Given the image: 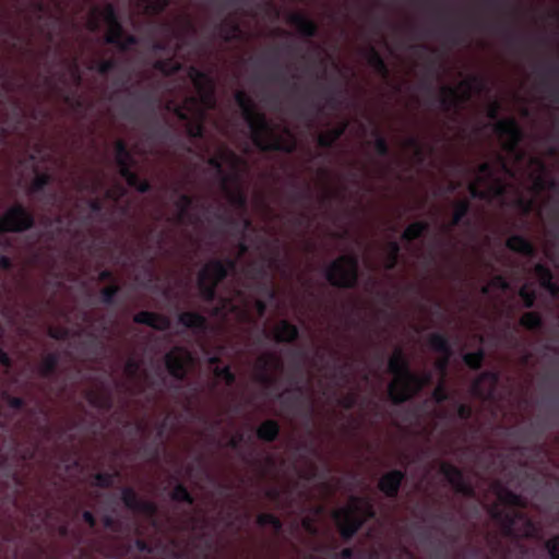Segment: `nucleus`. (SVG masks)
<instances>
[{"label": "nucleus", "instance_id": "f257e3e1", "mask_svg": "<svg viewBox=\"0 0 559 559\" xmlns=\"http://www.w3.org/2000/svg\"><path fill=\"white\" fill-rule=\"evenodd\" d=\"M191 79L198 96L188 95L181 104H171L175 116L186 122V132L190 139H202L205 133V110L216 105L215 86L211 75L197 67H190Z\"/></svg>", "mask_w": 559, "mask_h": 559}, {"label": "nucleus", "instance_id": "f03ea898", "mask_svg": "<svg viewBox=\"0 0 559 559\" xmlns=\"http://www.w3.org/2000/svg\"><path fill=\"white\" fill-rule=\"evenodd\" d=\"M234 99L241 110V116L247 122L253 145L261 152H281L292 154L296 151L294 139H286L277 134L265 114L259 111L253 99L245 92L237 91Z\"/></svg>", "mask_w": 559, "mask_h": 559}, {"label": "nucleus", "instance_id": "7ed1b4c3", "mask_svg": "<svg viewBox=\"0 0 559 559\" xmlns=\"http://www.w3.org/2000/svg\"><path fill=\"white\" fill-rule=\"evenodd\" d=\"M491 518L500 524L502 535L509 538H536L540 526L523 511L503 510L497 506L490 510Z\"/></svg>", "mask_w": 559, "mask_h": 559}, {"label": "nucleus", "instance_id": "20e7f679", "mask_svg": "<svg viewBox=\"0 0 559 559\" xmlns=\"http://www.w3.org/2000/svg\"><path fill=\"white\" fill-rule=\"evenodd\" d=\"M164 364L171 379L163 377L162 384L174 394H179L192 364V356L187 348L175 346L165 354Z\"/></svg>", "mask_w": 559, "mask_h": 559}, {"label": "nucleus", "instance_id": "39448f33", "mask_svg": "<svg viewBox=\"0 0 559 559\" xmlns=\"http://www.w3.org/2000/svg\"><path fill=\"white\" fill-rule=\"evenodd\" d=\"M486 87L485 80L479 75H472L460 83V88L443 85L440 88L438 103L442 111L459 110L462 105L471 99L473 92H481Z\"/></svg>", "mask_w": 559, "mask_h": 559}, {"label": "nucleus", "instance_id": "423d86ee", "mask_svg": "<svg viewBox=\"0 0 559 559\" xmlns=\"http://www.w3.org/2000/svg\"><path fill=\"white\" fill-rule=\"evenodd\" d=\"M330 285L337 288H356L359 282V258L357 254H343L330 263L324 272Z\"/></svg>", "mask_w": 559, "mask_h": 559}, {"label": "nucleus", "instance_id": "0eeeda50", "mask_svg": "<svg viewBox=\"0 0 559 559\" xmlns=\"http://www.w3.org/2000/svg\"><path fill=\"white\" fill-rule=\"evenodd\" d=\"M432 380L431 372L421 374L411 371L405 379L392 381L388 386V395L394 405H401L416 395H418L425 386Z\"/></svg>", "mask_w": 559, "mask_h": 559}, {"label": "nucleus", "instance_id": "6e6552de", "mask_svg": "<svg viewBox=\"0 0 559 559\" xmlns=\"http://www.w3.org/2000/svg\"><path fill=\"white\" fill-rule=\"evenodd\" d=\"M500 108L499 102H493L487 109V117L490 120L497 121L493 128L496 134L507 138L503 143V148L508 153L514 154L518 152L519 145L524 138V133L514 118L498 119Z\"/></svg>", "mask_w": 559, "mask_h": 559}, {"label": "nucleus", "instance_id": "1a4fd4ad", "mask_svg": "<svg viewBox=\"0 0 559 559\" xmlns=\"http://www.w3.org/2000/svg\"><path fill=\"white\" fill-rule=\"evenodd\" d=\"M359 503L360 498L353 496L349 506L336 510L333 514L344 542L352 540L365 524V519L360 515L361 508Z\"/></svg>", "mask_w": 559, "mask_h": 559}, {"label": "nucleus", "instance_id": "9d476101", "mask_svg": "<svg viewBox=\"0 0 559 559\" xmlns=\"http://www.w3.org/2000/svg\"><path fill=\"white\" fill-rule=\"evenodd\" d=\"M154 135L165 158L175 159L190 152L189 145L173 124L165 123L157 127Z\"/></svg>", "mask_w": 559, "mask_h": 559}, {"label": "nucleus", "instance_id": "9b49d317", "mask_svg": "<svg viewBox=\"0 0 559 559\" xmlns=\"http://www.w3.org/2000/svg\"><path fill=\"white\" fill-rule=\"evenodd\" d=\"M183 183L175 181L166 185V190L169 191L171 198H175L174 205L176 214L174 222L178 225H190L198 221V217L192 213L197 206V199L188 193H182Z\"/></svg>", "mask_w": 559, "mask_h": 559}, {"label": "nucleus", "instance_id": "f8f14e48", "mask_svg": "<svg viewBox=\"0 0 559 559\" xmlns=\"http://www.w3.org/2000/svg\"><path fill=\"white\" fill-rule=\"evenodd\" d=\"M210 167L216 170L221 177V183L226 177H233V174H239L240 168L246 164L234 151L224 148L217 156L207 159Z\"/></svg>", "mask_w": 559, "mask_h": 559}, {"label": "nucleus", "instance_id": "ddd939ff", "mask_svg": "<svg viewBox=\"0 0 559 559\" xmlns=\"http://www.w3.org/2000/svg\"><path fill=\"white\" fill-rule=\"evenodd\" d=\"M439 473L444 476L456 493L472 498L475 496V489L465 478L463 471L448 462H441Z\"/></svg>", "mask_w": 559, "mask_h": 559}, {"label": "nucleus", "instance_id": "4468645a", "mask_svg": "<svg viewBox=\"0 0 559 559\" xmlns=\"http://www.w3.org/2000/svg\"><path fill=\"white\" fill-rule=\"evenodd\" d=\"M500 374L498 371L486 370L483 371L472 383V394L483 401H490L495 397Z\"/></svg>", "mask_w": 559, "mask_h": 559}, {"label": "nucleus", "instance_id": "2eb2a0df", "mask_svg": "<svg viewBox=\"0 0 559 559\" xmlns=\"http://www.w3.org/2000/svg\"><path fill=\"white\" fill-rule=\"evenodd\" d=\"M240 173L233 174V177H226L221 183V188L224 191L230 205L246 212L248 207V197L240 186Z\"/></svg>", "mask_w": 559, "mask_h": 559}, {"label": "nucleus", "instance_id": "dca6fc26", "mask_svg": "<svg viewBox=\"0 0 559 559\" xmlns=\"http://www.w3.org/2000/svg\"><path fill=\"white\" fill-rule=\"evenodd\" d=\"M32 225V218L22 206L9 209L0 218V231L24 230Z\"/></svg>", "mask_w": 559, "mask_h": 559}, {"label": "nucleus", "instance_id": "f3484780", "mask_svg": "<svg viewBox=\"0 0 559 559\" xmlns=\"http://www.w3.org/2000/svg\"><path fill=\"white\" fill-rule=\"evenodd\" d=\"M273 366H281L280 359L273 354H264L257 359L254 380L265 389H271L276 383V378L270 373Z\"/></svg>", "mask_w": 559, "mask_h": 559}, {"label": "nucleus", "instance_id": "a211bd4d", "mask_svg": "<svg viewBox=\"0 0 559 559\" xmlns=\"http://www.w3.org/2000/svg\"><path fill=\"white\" fill-rule=\"evenodd\" d=\"M406 473L403 469H392L382 475L378 488L388 498L395 499L405 480Z\"/></svg>", "mask_w": 559, "mask_h": 559}, {"label": "nucleus", "instance_id": "6ab92c4d", "mask_svg": "<svg viewBox=\"0 0 559 559\" xmlns=\"http://www.w3.org/2000/svg\"><path fill=\"white\" fill-rule=\"evenodd\" d=\"M212 37L218 38L225 44H230L240 39L241 29L234 19L223 17L214 24Z\"/></svg>", "mask_w": 559, "mask_h": 559}, {"label": "nucleus", "instance_id": "aec40b11", "mask_svg": "<svg viewBox=\"0 0 559 559\" xmlns=\"http://www.w3.org/2000/svg\"><path fill=\"white\" fill-rule=\"evenodd\" d=\"M287 23L295 26L298 33L306 38H313L318 35V24L302 12L289 13Z\"/></svg>", "mask_w": 559, "mask_h": 559}, {"label": "nucleus", "instance_id": "412c9836", "mask_svg": "<svg viewBox=\"0 0 559 559\" xmlns=\"http://www.w3.org/2000/svg\"><path fill=\"white\" fill-rule=\"evenodd\" d=\"M388 370L394 376L393 381H400L405 379L406 376L412 371L409 361L401 347L395 348L392 356L388 361Z\"/></svg>", "mask_w": 559, "mask_h": 559}, {"label": "nucleus", "instance_id": "4be33fe9", "mask_svg": "<svg viewBox=\"0 0 559 559\" xmlns=\"http://www.w3.org/2000/svg\"><path fill=\"white\" fill-rule=\"evenodd\" d=\"M340 93L341 91L335 85L317 83V94L324 100V105L313 103L312 106L316 108L317 112H322L324 107L334 110L338 108L341 104Z\"/></svg>", "mask_w": 559, "mask_h": 559}, {"label": "nucleus", "instance_id": "5701e85b", "mask_svg": "<svg viewBox=\"0 0 559 559\" xmlns=\"http://www.w3.org/2000/svg\"><path fill=\"white\" fill-rule=\"evenodd\" d=\"M103 20L107 26L106 40L112 44H121L122 41V27L117 20L115 10L108 5L103 11Z\"/></svg>", "mask_w": 559, "mask_h": 559}, {"label": "nucleus", "instance_id": "b1692460", "mask_svg": "<svg viewBox=\"0 0 559 559\" xmlns=\"http://www.w3.org/2000/svg\"><path fill=\"white\" fill-rule=\"evenodd\" d=\"M199 278L219 284L226 280V270L222 259H212L200 271Z\"/></svg>", "mask_w": 559, "mask_h": 559}, {"label": "nucleus", "instance_id": "393cba45", "mask_svg": "<svg viewBox=\"0 0 559 559\" xmlns=\"http://www.w3.org/2000/svg\"><path fill=\"white\" fill-rule=\"evenodd\" d=\"M534 273L539 281V285L547 290L552 297L559 295V285L554 281L552 271L543 263H537L534 266Z\"/></svg>", "mask_w": 559, "mask_h": 559}, {"label": "nucleus", "instance_id": "a878e982", "mask_svg": "<svg viewBox=\"0 0 559 559\" xmlns=\"http://www.w3.org/2000/svg\"><path fill=\"white\" fill-rule=\"evenodd\" d=\"M178 322L179 324L192 330L195 333H203L207 329L206 318L203 314L194 311H182L178 316Z\"/></svg>", "mask_w": 559, "mask_h": 559}, {"label": "nucleus", "instance_id": "bb28decb", "mask_svg": "<svg viewBox=\"0 0 559 559\" xmlns=\"http://www.w3.org/2000/svg\"><path fill=\"white\" fill-rule=\"evenodd\" d=\"M274 340L277 343H293L299 338V329L287 320H281L274 329Z\"/></svg>", "mask_w": 559, "mask_h": 559}, {"label": "nucleus", "instance_id": "cd10ccee", "mask_svg": "<svg viewBox=\"0 0 559 559\" xmlns=\"http://www.w3.org/2000/svg\"><path fill=\"white\" fill-rule=\"evenodd\" d=\"M506 247L525 257H534L536 253L535 247L531 240L522 235H512L506 241Z\"/></svg>", "mask_w": 559, "mask_h": 559}, {"label": "nucleus", "instance_id": "c85d7f7f", "mask_svg": "<svg viewBox=\"0 0 559 559\" xmlns=\"http://www.w3.org/2000/svg\"><path fill=\"white\" fill-rule=\"evenodd\" d=\"M497 497L504 506L522 509L526 507L525 498L503 485L497 486Z\"/></svg>", "mask_w": 559, "mask_h": 559}, {"label": "nucleus", "instance_id": "c756f323", "mask_svg": "<svg viewBox=\"0 0 559 559\" xmlns=\"http://www.w3.org/2000/svg\"><path fill=\"white\" fill-rule=\"evenodd\" d=\"M347 128V123H342L336 128H332L324 133H320L317 138V144L321 148L330 150L334 147L336 142L342 138Z\"/></svg>", "mask_w": 559, "mask_h": 559}, {"label": "nucleus", "instance_id": "7c9ffc66", "mask_svg": "<svg viewBox=\"0 0 559 559\" xmlns=\"http://www.w3.org/2000/svg\"><path fill=\"white\" fill-rule=\"evenodd\" d=\"M367 63L373 69L376 73L382 78H388L390 74L389 67L380 52L372 46L367 49L366 53Z\"/></svg>", "mask_w": 559, "mask_h": 559}, {"label": "nucleus", "instance_id": "2f4dec72", "mask_svg": "<svg viewBox=\"0 0 559 559\" xmlns=\"http://www.w3.org/2000/svg\"><path fill=\"white\" fill-rule=\"evenodd\" d=\"M430 348L443 356H451L453 353L449 337L440 332L431 333L428 337Z\"/></svg>", "mask_w": 559, "mask_h": 559}, {"label": "nucleus", "instance_id": "473e14b6", "mask_svg": "<svg viewBox=\"0 0 559 559\" xmlns=\"http://www.w3.org/2000/svg\"><path fill=\"white\" fill-rule=\"evenodd\" d=\"M469 211H471L469 200L463 199V200L456 201L454 203V211H453V214L451 217L450 227H454L460 224L469 226L471 221L466 219V216L468 215Z\"/></svg>", "mask_w": 559, "mask_h": 559}, {"label": "nucleus", "instance_id": "72a5a7b5", "mask_svg": "<svg viewBox=\"0 0 559 559\" xmlns=\"http://www.w3.org/2000/svg\"><path fill=\"white\" fill-rule=\"evenodd\" d=\"M280 430V425L275 419H266L258 427L257 437L264 442H274Z\"/></svg>", "mask_w": 559, "mask_h": 559}, {"label": "nucleus", "instance_id": "f704fd0d", "mask_svg": "<svg viewBox=\"0 0 559 559\" xmlns=\"http://www.w3.org/2000/svg\"><path fill=\"white\" fill-rule=\"evenodd\" d=\"M429 223L424 221H418L409 224L405 230L403 231L401 238L404 241L412 242L420 237H423L429 230Z\"/></svg>", "mask_w": 559, "mask_h": 559}, {"label": "nucleus", "instance_id": "c9c22d12", "mask_svg": "<svg viewBox=\"0 0 559 559\" xmlns=\"http://www.w3.org/2000/svg\"><path fill=\"white\" fill-rule=\"evenodd\" d=\"M302 395L304 388L301 385H296L292 391L287 390L280 393L277 399L281 401L283 407L292 409L300 403Z\"/></svg>", "mask_w": 559, "mask_h": 559}, {"label": "nucleus", "instance_id": "e433bc0d", "mask_svg": "<svg viewBox=\"0 0 559 559\" xmlns=\"http://www.w3.org/2000/svg\"><path fill=\"white\" fill-rule=\"evenodd\" d=\"M219 284L209 282L198 277V287L202 299L212 304L218 299L217 287Z\"/></svg>", "mask_w": 559, "mask_h": 559}, {"label": "nucleus", "instance_id": "4c0bfd02", "mask_svg": "<svg viewBox=\"0 0 559 559\" xmlns=\"http://www.w3.org/2000/svg\"><path fill=\"white\" fill-rule=\"evenodd\" d=\"M116 159H117V163L120 167V171L121 174L128 178V179H131V174H130V155L127 151V148L124 147L123 143L122 142H117L116 144Z\"/></svg>", "mask_w": 559, "mask_h": 559}, {"label": "nucleus", "instance_id": "58836bf2", "mask_svg": "<svg viewBox=\"0 0 559 559\" xmlns=\"http://www.w3.org/2000/svg\"><path fill=\"white\" fill-rule=\"evenodd\" d=\"M520 325L528 331L540 330L544 325V320L540 313L536 311L525 312L519 321Z\"/></svg>", "mask_w": 559, "mask_h": 559}, {"label": "nucleus", "instance_id": "ea45409f", "mask_svg": "<svg viewBox=\"0 0 559 559\" xmlns=\"http://www.w3.org/2000/svg\"><path fill=\"white\" fill-rule=\"evenodd\" d=\"M169 498L175 502H183L189 507L194 504V497L182 483H177L169 493Z\"/></svg>", "mask_w": 559, "mask_h": 559}, {"label": "nucleus", "instance_id": "a19ab883", "mask_svg": "<svg viewBox=\"0 0 559 559\" xmlns=\"http://www.w3.org/2000/svg\"><path fill=\"white\" fill-rule=\"evenodd\" d=\"M401 254V246L396 240H392L388 243V254L384 263V269L386 271H393L399 262Z\"/></svg>", "mask_w": 559, "mask_h": 559}, {"label": "nucleus", "instance_id": "79ce46f5", "mask_svg": "<svg viewBox=\"0 0 559 559\" xmlns=\"http://www.w3.org/2000/svg\"><path fill=\"white\" fill-rule=\"evenodd\" d=\"M485 350L478 348L475 352H469L463 355L464 364L472 370H479L485 360Z\"/></svg>", "mask_w": 559, "mask_h": 559}, {"label": "nucleus", "instance_id": "37998d69", "mask_svg": "<svg viewBox=\"0 0 559 559\" xmlns=\"http://www.w3.org/2000/svg\"><path fill=\"white\" fill-rule=\"evenodd\" d=\"M155 68L164 75L169 76L179 72L182 68V64L174 58H168L156 61Z\"/></svg>", "mask_w": 559, "mask_h": 559}, {"label": "nucleus", "instance_id": "c03bdc74", "mask_svg": "<svg viewBox=\"0 0 559 559\" xmlns=\"http://www.w3.org/2000/svg\"><path fill=\"white\" fill-rule=\"evenodd\" d=\"M519 297L523 301V306L527 309H532L535 306L537 299V293L528 284H524L518 292Z\"/></svg>", "mask_w": 559, "mask_h": 559}, {"label": "nucleus", "instance_id": "a18cd8bd", "mask_svg": "<svg viewBox=\"0 0 559 559\" xmlns=\"http://www.w3.org/2000/svg\"><path fill=\"white\" fill-rule=\"evenodd\" d=\"M372 134L374 136L373 147L377 155L380 157H389L391 151L386 139L381 134V132L378 129H376L372 132Z\"/></svg>", "mask_w": 559, "mask_h": 559}, {"label": "nucleus", "instance_id": "49530a36", "mask_svg": "<svg viewBox=\"0 0 559 559\" xmlns=\"http://www.w3.org/2000/svg\"><path fill=\"white\" fill-rule=\"evenodd\" d=\"M142 1V17L148 12V10H152L154 14H159L164 12L170 1L169 0H155L154 2H151V0H141Z\"/></svg>", "mask_w": 559, "mask_h": 559}, {"label": "nucleus", "instance_id": "de8ad7c7", "mask_svg": "<svg viewBox=\"0 0 559 559\" xmlns=\"http://www.w3.org/2000/svg\"><path fill=\"white\" fill-rule=\"evenodd\" d=\"M549 79L559 80L558 63H548L540 69V85L547 86Z\"/></svg>", "mask_w": 559, "mask_h": 559}, {"label": "nucleus", "instance_id": "09e8293b", "mask_svg": "<svg viewBox=\"0 0 559 559\" xmlns=\"http://www.w3.org/2000/svg\"><path fill=\"white\" fill-rule=\"evenodd\" d=\"M214 376L222 379L227 386H233L236 382V374L231 371L229 366L215 367Z\"/></svg>", "mask_w": 559, "mask_h": 559}, {"label": "nucleus", "instance_id": "8fccbe9b", "mask_svg": "<svg viewBox=\"0 0 559 559\" xmlns=\"http://www.w3.org/2000/svg\"><path fill=\"white\" fill-rule=\"evenodd\" d=\"M141 317H142V325H153L159 330H166L170 325L169 319L164 318V317L157 318L158 319L157 324L153 323L154 316L151 312L143 310V309H142Z\"/></svg>", "mask_w": 559, "mask_h": 559}, {"label": "nucleus", "instance_id": "3c124183", "mask_svg": "<svg viewBox=\"0 0 559 559\" xmlns=\"http://www.w3.org/2000/svg\"><path fill=\"white\" fill-rule=\"evenodd\" d=\"M431 399L437 404H442L450 400V393L444 380L440 381L431 393Z\"/></svg>", "mask_w": 559, "mask_h": 559}, {"label": "nucleus", "instance_id": "603ef678", "mask_svg": "<svg viewBox=\"0 0 559 559\" xmlns=\"http://www.w3.org/2000/svg\"><path fill=\"white\" fill-rule=\"evenodd\" d=\"M288 200L292 204H304L311 200V192L309 187L306 190L295 189L288 194Z\"/></svg>", "mask_w": 559, "mask_h": 559}, {"label": "nucleus", "instance_id": "864d4df0", "mask_svg": "<svg viewBox=\"0 0 559 559\" xmlns=\"http://www.w3.org/2000/svg\"><path fill=\"white\" fill-rule=\"evenodd\" d=\"M405 146L408 148H412L414 151V155L418 162L421 163L424 160L425 154H424L423 145H421L420 141L418 140V138L413 136V135L408 136L405 140Z\"/></svg>", "mask_w": 559, "mask_h": 559}, {"label": "nucleus", "instance_id": "5fc2aeb1", "mask_svg": "<svg viewBox=\"0 0 559 559\" xmlns=\"http://www.w3.org/2000/svg\"><path fill=\"white\" fill-rule=\"evenodd\" d=\"M358 396L356 393L350 392L337 400V404L346 411L353 409L357 404Z\"/></svg>", "mask_w": 559, "mask_h": 559}, {"label": "nucleus", "instance_id": "6e6d98bb", "mask_svg": "<svg viewBox=\"0 0 559 559\" xmlns=\"http://www.w3.org/2000/svg\"><path fill=\"white\" fill-rule=\"evenodd\" d=\"M545 547L551 559H559V534L547 539Z\"/></svg>", "mask_w": 559, "mask_h": 559}, {"label": "nucleus", "instance_id": "4d7b16f0", "mask_svg": "<svg viewBox=\"0 0 559 559\" xmlns=\"http://www.w3.org/2000/svg\"><path fill=\"white\" fill-rule=\"evenodd\" d=\"M197 524H198V519L195 516L186 514V516L181 521V523L176 524L175 527L178 531L194 532L197 528Z\"/></svg>", "mask_w": 559, "mask_h": 559}, {"label": "nucleus", "instance_id": "13d9d810", "mask_svg": "<svg viewBox=\"0 0 559 559\" xmlns=\"http://www.w3.org/2000/svg\"><path fill=\"white\" fill-rule=\"evenodd\" d=\"M264 261L267 263L269 269L278 270L282 265L280 247L275 246L273 253L264 257Z\"/></svg>", "mask_w": 559, "mask_h": 559}, {"label": "nucleus", "instance_id": "bf43d9fd", "mask_svg": "<svg viewBox=\"0 0 559 559\" xmlns=\"http://www.w3.org/2000/svg\"><path fill=\"white\" fill-rule=\"evenodd\" d=\"M456 415L462 420H468L473 416V408L468 404L459 403L456 405Z\"/></svg>", "mask_w": 559, "mask_h": 559}, {"label": "nucleus", "instance_id": "052dcab7", "mask_svg": "<svg viewBox=\"0 0 559 559\" xmlns=\"http://www.w3.org/2000/svg\"><path fill=\"white\" fill-rule=\"evenodd\" d=\"M490 285H491V287L501 289L503 292L508 290L510 288V284H509L508 280L503 275H500V274L495 275L491 278Z\"/></svg>", "mask_w": 559, "mask_h": 559}, {"label": "nucleus", "instance_id": "680f3d73", "mask_svg": "<svg viewBox=\"0 0 559 559\" xmlns=\"http://www.w3.org/2000/svg\"><path fill=\"white\" fill-rule=\"evenodd\" d=\"M360 508H361V511H360V515L366 520L368 519H373L374 515H376V512H374V509L372 507L371 503L369 502H364V500L360 498V503H359Z\"/></svg>", "mask_w": 559, "mask_h": 559}, {"label": "nucleus", "instance_id": "e2e57ef3", "mask_svg": "<svg viewBox=\"0 0 559 559\" xmlns=\"http://www.w3.org/2000/svg\"><path fill=\"white\" fill-rule=\"evenodd\" d=\"M348 370H349L348 364L338 365L335 367L333 378L340 379V380L346 382L348 380Z\"/></svg>", "mask_w": 559, "mask_h": 559}, {"label": "nucleus", "instance_id": "0e129e2a", "mask_svg": "<svg viewBox=\"0 0 559 559\" xmlns=\"http://www.w3.org/2000/svg\"><path fill=\"white\" fill-rule=\"evenodd\" d=\"M275 520V515L273 513H260L258 516H257V524L261 527H264V526H270V524H272V522Z\"/></svg>", "mask_w": 559, "mask_h": 559}, {"label": "nucleus", "instance_id": "69168bd1", "mask_svg": "<svg viewBox=\"0 0 559 559\" xmlns=\"http://www.w3.org/2000/svg\"><path fill=\"white\" fill-rule=\"evenodd\" d=\"M224 267L226 270V278L230 273H234L237 269V259L227 257L225 259H222Z\"/></svg>", "mask_w": 559, "mask_h": 559}, {"label": "nucleus", "instance_id": "338daca9", "mask_svg": "<svg viewBox=\"0 0 559 559\" xmlns=\"http://www.w3.org/2000/svg\"><path fill=\"white\" fill-rule=\"evenodd\" d=\"M215 217H216L219 222H222V223H224V224H227V225H230V226H233V227H235V228L239 225V221H238V219H235V218H233V217H229V216H227L226 214L221 213V212L215 213Z\"/></svg>", "mask_w": 559, "mask_h": 559}, {"label": "nucleus", "instance_id": "774afa93", "mask_svg": "<svg viewBox=\"0 0 559 559\" xmlns=\"http://www.w3.org/2000/svg\"><path fill=\"white\" fill-rule=\"evenodd\" d=\"M435 518L445 524L452 525L455 523V516L452 512L437 513Z\"/></svg>", "mask_w": 559, "mask_h": 559}]
</instances>
